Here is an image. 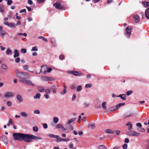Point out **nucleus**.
<instances>
[{
	"instance_id": "b1692460",
	"label": "nucleus",
	"mask_w": 149,
	"mask_h": 149,
	"mask_svg": "<svg viewBox=\"0 0 149 149\" xmlns=\"http://www.w3.org/2000/svg\"><path fill=\"white\" fill-rule=\"evenodd\" d=\"M17 98L19 102H22V99L21 96L20 95H18L17 96Z\"/></svg>"
},
{
	"instance_id": "ea45409f",
	"label": "nucleus",
	"mask_w": 149,
	"mask_h": 149,
	"mask_svg": "<svg viewBox=\"0 0 149 149\" xmlns=\"http://www.w3.org/2000/svg\"><path fill=\"white\" fill-rule=\"evenodd\" d=\"M29 85L31 86H34L35 84L30 81L29 80Z\"/></svg>"
},
{
	"instance_id": "5701e85b",
	"label": "nucleus",
	"mask_w": 149,
	"mask_h": 149,
	"mask_svg": "<svg viewBox=\"0 0 149 149\" xmlns=\"http://www.w3.org/2000/svg\"><path fill=\"white\" fill-rule=\"evenodd\" d=\"M98 149H107V148L104 145H101L97 147Z\"/></svg>"
},
{
	"instance_id": "864d4df0",
	"label": "nucleus",
	"mask_w": 149,
	"mask_h": 149,
	"mask_svg": "<svg viewBox=\"0 0 149 149\" xmlns=\"http://www.w3.org/2000/svg\"><path fill=\"white\" fill-rule=\"evenodd\" d=\"M32 51H38V49L36 47H34L32 48L31 49Z\"/></svg>"
},
{
	"instance_id": "dca6fc26",
	"label": "nucleus",
	"mask_w": 149,
	"mask_h": 149,
	"mask_svg": "<svg viewBox=\"0 0 149 149\" xmlns=\"http://www.w3.org/2000/svg\"><path fill=\"white\" fill-rule=\"evenodd\" d=\"M132 115V113L130 112H127L123 115V117L124 118H126L129 117Z\"/></svg>"
},
{
	"instance_id": "6e6552de",
	"label": "nucleus",
	"mask_w": 149,
	"mask_h": 149,
	"mask_svg": "<svg viewBox=\"0 0 149 149\" xmlns=\"http://www.w3.org/2000/svg\"><path fill=\"white\" fill-rule=\"evenodd\" d=\"M69 72L70 74H72L75 76H83V74L82 73L78 71H70Z\"/></svg>"
},
{
	"instance_id": "bb28decb",
	"label": "nucleus",
	"mask_w": 149,
	"mask_h": 149,
	"mask_svg": "<svg viewBox=\"0 0 149 149\" xmlns=\"http://www.w3.org/2000/svg\"><path fill=\"white\" fill-rule=\"evenodd\" d=\"M1 67L3 69L5 70H6L7 69V67L5 64H2L1 65Z\"/></svg>"
},
{
	"instance_id": "49530a36",
	"label": "nucleus",
	"mask_w": 149,
	"mask_h": 149,
	"mask_svg": "<svg viewBox=\"0 0 149 149\" xmlns=\"http://www.w3.org/2000/svg\"><path fill=\"white\" fill-rule=\"evenodd\" d=\"M21 53L25 54L26 52V50L25 49H22L21 50Z\"/></svg>"
},
{
	"instance_id": "7c9ffc66",
	"label": "nucleus",
	"mask_w": 149,
	"mask_h": 149,
	"mask_svg": "<svg viewBox=\"0 0 149 149\" xmlns=\"http://www.w3.org/2000/svg\"><path fill=\"white\" fill-rule=\"evenodd\" d=\"M40 94L39 93H37L36 95L34 97V98L35 99L37 98L39 99L40 98Z\"/></svg>"
},
{
	"instance_id": "39448f33",
	"label": "nucleus",
	"mask_w": 149,
	"mask_h": 149,
	"mask_svg": "<svg viewBox=\"0 0 149 149\" xmlns=\"http://www.w3.org/2000/svg\"><path fill=\"white\" fill-rule=\"evenodd\" d=\"M41 138L33 135H29V142L31 141V139L40 140Z\"/></svg>"
},
{
	"instance_id": "de8ad7c7",
	"label": "nucleus",
	"mask_w": 149,
	"mask_h": 149,
	"mask_svg": "<svg viewBox=\"0 0 149 149\" xmlns=\"http://www.w3.org/2000/svg\"><path fill=\"white\" fill-rule=\"evenodd\" d=\"M92 86V85L91 84H87L85 85V87L86 88H91Z\"/></svg>"
},
{
	"instance_id": "0eeeda50",
	"label": "nucleus",
	"mask_w": 149,
	"mask_h": 149,
	"mask_svg": "<svg viewBox=\"0 0 149 149\" xmlns=\"http://www.w3.org/2000/svg\"><path fill=\"white\" fill-rule=\"evenodd\" d=\"M126 134L129 136H139L140 135L139 133H137L134 131H131L130 132H126Z\"/></svg>"
},
{
	"instance_id": "72a5a7b5",
	"label": "nucleus",
	"mask_w": 149,
	"mask_h": 149,
	"mask_svg": "<svg viewBox=\"0 0 149 149\" xmlns=\"http://www.w3.org/2000/svg\"><path fill=\"white\" fill-rule=\"evenodd\" d=\"M55 138H56L58 141H62L63 139L61 138L59 136L56 135Z\"/></svg>"
},
{
	"instance_id": "a18cd8bd",
	"label": "nucleus",
	"mask_w": 149,
	"mask_h": 149,
	"mask_svg": "<svg viewBox=\"0 0 149 149\" xmlns=\"http://www.w3.org/2000/svg\"><path fill=\"white\" fill-rule=\"evenodd\" d=\"M13 1L11 0H9L7 2V4L8 6L10 5L12 3Z\"/></svg>"
},
{
	"instance_id": "2f4dec72",
	"label": "nucleus",
	"mask_w": 149,
	"mask_h": 149,
	"mask_svg": "<svg viewBox=\"0 0 149 149\" xmlns=\"http://www.w3.org/2000/svg\"><path fill=\"white\" fill-rule=\"evenodd\" d=\"M33 130L34 132H36L38 131V128L36 126H34L33 127Z\"/></svg>"
},
{
	"instance_id": "4d7b16f0",
	"label": "nucleus",
	"mask_w": 149,
	"mask_h": 149,
	"mask_svg": "<svg viewBox=\"0 0 149 149\" xmlns=\"http://www.w3.org/2000/svg\"><path fill=\"white\" fill-rule=\"evenodd\" d=\"M20 60V58H19L18 57L16 58L15 59V61L16 63H18L19 62Z\"/></svg>"
},
{
	"instance_id": "c85d7f7f",
	"label": "nucleus",
	"mask_w": 149,
	"mask_h": 149,
	"mask_svg": "<svg viewBox=\"0 0 149 149\" xmlns=\"http://www.w3.org/2000/svg\"><path fill=\"white\" fill-rule=\"evenodd\" d=\"M142 3L144 4L145 7H148L149 6V2H147L145 1H143Z\"/></svg>"
},
{
	"instance_id": "6e6d98bb",
	"label": "nucleus",
	"mask_w": 149,
	"mask_h": 149,
	"mask_svg": "<svg viewBox=\"0 0 149 149\" xmlns=\"http://www.w3.org/2000/svg\"><path fill=\"white\" fill-rule=\"evenodd\" d=\"M47 72H50L52 70V69L51 68H48V67H47Z\"/></svg>"
},
{
	"instance_id": "7ed1b4c3",
	"label": "nucleus",
	"mask_w": 149,
	"mask_h": 149,
	"mask_svg": "<svg viewBox=\"0 0 149 149\" xmlns=\"http://www.w3.org/2000/svg\"><path fill=\"white\" fill-rule=\"evenodd\" d=\"M132 28L130 26H127L126 29V31L125 34L126 37L129 38L131 34Z\"/></svg>"
},
{
	"instance_id": "9b49d317",
	"label": "nucleus",
	"mask_w": 149,
	"mask_h": 149,
	"mask_svg": "<svg viewBox=\"0 0 149 149\" xmlns=\"http://www.w3.org/2000/svg\"><path fill=\"white\" fill-rule=\"evenodd\" d=\"M133 18L134 19V22L136 23H138L139 22L140 20V18L138 15H134L133 16Z\"/></svg>"
},
{
	"instance_id": "a878e982",
	"label": "nucleus",
	"mask_w": 149,
	"mask_h": 149,
	"mask_svg": "<svg viewBox=\"0 0 149 149\" xmlns=\"http://www.w3.org/2000/svg\"><path fill=\"white\" fill-rule=\"evenodd\" d=\"M127 126H129L130 125V127H128V129L129 130H130L132 129V124L131 122H129L127 123Z\"/></svg>"
},
{
	"instance_id": "13d9d810",
	"label": "nucleus",
	"mask_w": 149,
	"mask_h": 149,
	"mask_svg": "<svg viewBox=\"0 0 149 149\" xmlns=\"http://www.w3.org/2000/svg\"><path fill=\"white\" fill-rule=\"evenodd\" d=\"M45 0H37V2L38 3L40 4L43 2Z\"/></svg>"
},
{
	"instance_id": "e433bc0d",
	"label": "nucleus",
	"mask_w": 149,
	"mask_h": 149,
	"mask_svg": "<svg viewBox=\"0 0 149 149\" xmlns=\"http://www.w3.org/2000/svg\"><path fill=\"white\" fill-rule=\"evenodd\" d=\"M38 38H39V39H42L44 41L46 42L47 41V40L45 38L42 36H39L38 37Z\"/></svg>"
},
{
	"instance_id": "603ef678",
	"label": "nucleus",
	"mask_w": 149,
	"mask_h": 149,
	"mask_svg": "<svg viewBox=\"0 0 149 149\" xmlns=\"http://www.w3.org/2000/svg\"><path fill=\"white\" fill-rule=\"evenodd\" d=\"M88 125L89 126H92V129H94L95 128V125L94 124H89Z\"/></svg>"
},
{
	"instance_id": "5fc2aeb1",
	"label": "nucleus",
	"mask_w": 149,
	"mask_h": 149,
	"mask_svg": "<svg viewBox=\"0 0 149 149\" xmlns=\"http://www.w3.org/2000/svg\"><path fill=\"white\" fill-rule=\"evenodd\" d=\"M20 13H26V9H24L21 10L19 12Z\"/></svg>"
},
{
	"instance_id": "423d86ee",
	"label": "nucleus",
	"mask_w": 149,
	"mask_h": 149,
	"mask_svg": "<svg viewBox=\"0 0 149 149\" xmlns=\"http://www.w3.org/2000/svg\"><path fill=\"white\" fill-rule=\"evenodd\" d=\"M53 6L58 9H62L64 8V7L62 6L59 1H57L56 3H54Z\"/></svg>"
},
{
	"instance_id": "c9c22d12",
	"label": "nucleus",
	"mask_w": 149,
	"mask_h": 149,
	"mask_svg": "<svg viewBox=\"0 0 149 149\" xmlns=\"http://www.w3.org/2000/svg\"><path fill=\"white\" fill-rule=\"evenodd\" d=\"M1 139L3 141L6 142L7 141L6 138L4 136H2L1 137Z\"/></svg>"
},
{
	"instance_id": "aec40b11",
	"label": "nucleus",
	"mask_w": 149,
	"mask_h": 149,
	"mask_svg": "<svg viewBox=\"0 0 149 149\" xmlns=\"http://www.w3.org/2000/svg\"><path fill=\"white\" fill-rule=\"evenodd\" d=\"M12 53V51L9 48H8L6 52V54L7 55H11Z\"/></svg>"
},
{
	"instance_id": "8fccbe9b",
	"label": "nucleus",
	"mask_w": 149,
	"mask_h": 149,
	"mask_svg": "<svg viewBox=\"0 0 149 149\" xmlns=\"http://www.w3.org/2000/svg\"><path fill=\"white\" fill-rule=\"evenodd\" d=\"M132 93V91H127V92H126V95H128V96H129V95H131Z\"/></svg>"
},
{
	"instance_id": "79ce46f5",
	"label": "nucleus",
	"mask_w": 149,
	"mask_h": 149,
	"mask_svg": "<svg viewBox=\"0 0 149 149\" xmlns=\"http://www.w3.org/2000/svg\"><path fill=\"white\" fill-rule=\"evenodd\" d=\"M62 127H63V126L61 124H59L56 126V128H61Z\"/></svg>"
},
{
	"instance_id": "9d476101",
	"label": "nucleus",
	"mask_w": 149,
	"mask_h": 149,
	"mask_svg": "<svg viewBox=\"0 0 149 149\" xmlns=\"http://www.w3.org/2000/svg\"><path fill=\"white\" fill-rule=\"evenodd\" d=\"M125 103H120L117 104L115 107H112L110 108L111 110H116V109H117L119 108L120 106H123L125 105Z\"/></svg>"
},
{
	"instance_id": "a19ab883",
	"label": "nucleus",
	"mask_w": 149,
	"mask_h": 149,
	"mask_svg": "<svg viewBox=\"0 0 149 149\" xmlns=\"http://www.w3.org/2000/svg\"><path fill=\"white\" fill-rule=\"evenodd\" d=\"M48 136L49 137L52 138H55V137H56V135H54L53 134H49L48 135Z\"/></svg>"
},
{
	"instance_id": "f03ea898",
	"label": "nucleus",
	"mask_w": 149,
	"mask_h": 149,
	"mask_svg": "<svg viewBox=\"0 0 149 149\" xmlns=\"http://www.w3.org/2000/svg\"><path fill=\"white\" fill-rule=\"evenodd\" d=\"M16 76L20 79V81L21 82L26 84H28V76L27 73L20 72L17 73Z\"/></svg>"
},
{
	"instance_id": "052dcab7",
	"label": "nucleus",
	"mask_w": 149,
	"mask_h": 149,
	"mask_svg": "<svg viewBox=\"0 0 149 149\" xmlns=\"http://www.w3.org/2000/svg\"><path fill=\"white\" fill-rule=\"evenodd\" d=\"M24 69L26 71H27L28 70V66L27 65L24 66Z\"/></svg>"
},
{
	"instance_id": "58836bf2",
	"label": "nucleus",
	"mask_w": 149,
	"mask_h": 149,
	"mask_svg": "<svg viewBox=\"0 0 149 149\" xmlns=\"http://www.w3.org/2000/svg\"><path fill=\"white\" fill-rule=\"evenodd\" d=\"M65 56L63 55H60L59 56V58L61 60H63L65 59Z\"/></svg>"
},
{
	"instance_id": "6ab92c4d",
	"label": "nucleus",
	"mask_w": 149,
	"mask_h": 149,
	"mask_svg": "<svg viewBox=\"0 0 149 149\" xmlns=\"http://www.w3.org/2000/svg\"><path fill=\"white\" fill-rule=\"evenodd\" d=\"M38 91L41 92H43L45 91L44 88L42 86H39L38 87Z\"/></svg>"
},
{
	"instance_id": "4c0bfd02",
	"label": "nucleus",
	"mask_w": 149,
	"mask_h": 149,
	"mask_svg": "<svg viewBox=\"0 0 149 149\" xmlns=\"http://www.w3.org/2000/svg\"><path fill=\"white\" fill-rule=\"evenodd\" d=\"M82 88L81 86H77L76 91H80L82 90Z\"/></svg>"
},
{
	"instance_id": "cd10ccee",
	"label": "nucleus",
	"mask_w": 149,
	"mask_h": 149,
	"mask_svg": "<svg viewBox=\"0 0 149 149\" xmlns=\"http://www.w3.org/2000/svg\"><path fill=\"white\" fill-rule=\"evenodd\" d=\"M76 120V118H72L70 119L67 123V124H70L72 122H74Z\"/></svg>"
},
{
	"instance_id": "ddd939ff",
	"label": "nucleus",
	"mask_w": 149,
	"mask_h": 149,
	"mask_svg": "<svg viewBox=\"0 0 149 149\" xmlns=\"http://www.w3.org/2000/svg\"><path fill=\"white\" fill-rule=\"evenodd\" d=\"M5 7L2 4H0V12L2 14H4Z\"/></svg>"
},
{
	"instance_id": "4be33fe9",
	"label": "nucleus",
	"mask_w": 149,
	"mask_h": 149,
	"mask_svg": "<svg viewBox=\"0 0 149 149\" xmlns=\"http://www.w3.org/2000/svg\"><path fill=\"white\" fill-rule=\"evenodd\" d=\"M52 90L54 93L55 94L56 93V87L55 86H52L51 87Z\"/></svg>"
},
{
	"instance_id": "69168bd1",
	"label": "nucleus",
	"mask_w": 149,
	"mask_h": 149,
	"mask_svg": "<svg viewBox=\"0 0 149 149\" xmlns=\"http://www.w3.org/2000/svg\"><path fill=\"white\" fill-rule=\"evenodd\" d=\"M76 95L75 94H74L72 98V100L74 101L76 98Z\"/></svg>"
},
{
	"instance_id": "338daca9",
	"label": "nucleus",
	"mask_w": 149,
	"mask_h": 149,
	"mask_svg": "<svg viewBox=\"0 0 149 149\" xmlns=\"http://www.w3.org/2000/svg\"><path fill=\"white\" fill-rule=\"evenodd\" d=\"M84 104L85 105V107H87L89 106V104L86 102H85L84 103Z\"/></svg>"
},
{
	"instance_id": "4468645a",
	"label": "nucleus",
	"mask_w": 149,
	"mask_h": 149,
	"mask_svg": "<svg viewBox=\"0 0 149 149\" xmlns=\"http://www.w3.org/2000/svg\"><path fill=\"white\" fill-rule=\"evenodd\" d=\"M145 15L147 19H149V8H147L145 11Z\"/></svg>"
},
{
	"instance_id": "680f3d73",
	"label": "nucleus",
	"mask_w": 149,
	"mask_h": 149,
	"mask_svg": "<svg viewBox=\"0 0 149 149\" xmlns=\"http://www.w3.org/2000/svg\"><path fill=\"white\" fill-rule=\"evenodd\" d=\"M43 128L44 129H46L47 128V125L46 123H44L43 124Z\"/></svg>"
},
{
	"instance_id": "473e14b6",
	"label": "nucleus",
	"mask_w": 149,
	"mask_h": 149,
	"mask_svg": "<svg viewBox=\"0 0 149 149\" xmlns=\"http://www.w3.org/2000/svg\"><path fill=\"white\" fill-rule=\"evenodd\" d=\"M106 103L105 102H102V107L103 108V109H106Z\"/></svg>"
},
{
	"instance_id": "393cba45",
	"label": "nucleus",
	"mask_w": 149,
	"mask_h": 149,
	"mask_svg": "<svg viewBox=\"0 0 149 149\" xmlns=\"http://www.w3.org/2000/svg\"><path fill=\"white\" fill-rule=\"evenodd\" d=\"M105 132L106 133H110V134H113L115 132L114 131L111 130L110 129H107L105 130Z\"/></svg>"
},
{
	"instance_id": "f257e3e1",
	"label": "nucleus",
	"mask_w": 149,
	"mask_h": 149,
	"mask_svg": "<svg viewBox=\"0 0 149 149\" xmlns=\"http://www.w3.org/2000/svg\"><path fill=\"white\" fill-rule=\"evenodd\" d=\"M14 139L19 141L28 142V134L21 133H14L13 134Z\"/></svg>"
},
{
	"instance_id": "1a4fd4ad",
	"label": "nucleus",
	"mask_w": 149,
	"mask_h": 149,
	"mask_svg": "<svg viewBox=\"0 0 149 149\" xmlns=\"http://www.w3.org/2000/svg\"><path fill=\"white\" fill-rule=\"evenodd\" d=\"M42 80L44 81H52L55 79L51 77L44 76L42 77Z\"/></svg>"
},
{
	"instance_id": "20e7f679",
	"label": "nucleus",
	"mask_w": 149,
	"mask_h": 149,
	"mask_svg": "<svg viewBox=\"0 0 149 149\" xmlns=\"http://www.w3.org/2000/svg\"><path fill=\"white\" fill-rule=\"evenodd\" d=\"M14 96V94L13 92L7 91L4 93L3 97L5 98H7L13 97Z\"/></svg>"
},
{
	"instance_id": "c03bdc74",
	"label": "nucleus",
	"mask_w": 149,
	"mask_h": 149,
	"mask_svg": "<svg viewBox=\"0 0 149 149\" xmlns=\"http://www.w3.org/2000/svg\"><path fill=\"white\" fill-rule=\"evenodd\" d=\"M33 113L35 114H39L40 113V112L39 110L37 109L34 111Z\"/></svg>"
},
{
	"instance_id": "09e8293b",
	"label": "nucleus",
	"mask_w": 149,
	"mask_h": 149,
	"mask_svg": "<svg viewBox=\"0 0 149 149\" xmlns=\"http://www.w3.org/2000/svg\"><path fill=\"white\" fill-rule=\"evenodd\" d=\"M122 147L123 149H127V145L126 143H125L123 145Z\"/></svg>"
},
{
	"instance_id": "412c9836",
	"label": "nucleus",
	"mask_w": 149,
	"mask_h": 149,
	"mask_svg": "<svg viewBox=\"0 0 149 149\" xmlns=\"http://www.w3.org/2000/svg\"><path fill=\"white\" fill-rule=\"evenodd\" d=\"M20 114L24 118L27 117L28 115L27 113H26L24 112H21L20 113Z\"/></svg>"
},
{
	"instance_id": "bf43d9fd",
	"label": "nucleus",
	"mask_w": 149,
	"mask_h": 149,
	"mask_svg": "<svg viewBox=\"0 0 149 149\" xmlns=\"http://www.w3.org/2000/svg\"><path fill=\"white\" fill-rule=\"evenodd\" d=\"M7 104L8 106H10L12 105V102L10 101H8L7 102Z\"/></svg>"
},
{
	"instance_id": "f8f14e48",
	"label": "nucleus",
	"mask_w": 149,
	"mask_h": 149,
	"mask_svg": "<svg viewBox=\"0 0 149 149\" xmlns=\"http://www.w3.org/2000/svg\"><path fill=\"white\" fill-rule=\"evenodd\" d=\"M47 69V66L46 65H43L41 67V71L44 73H46L47 72L46 70Z\"/></svg>"
},
{
	"instance_id": "c756f323",
	"label": "nucleus",
	"mask_w": 149,
	"mask_h": 149,
	"mask_svg": "<svg viewBox=\"0 0 149 149\" xmlns=\"http://www.w3.org/2000/svg\"><path fill=\"white\" fill-rule=\"evenodd\" d=\"M16 24H14V23H11V22H10V23H9V27H16Z\"/></svg>"
},
{
	"instance_id": "f704fd0d",
	"label": "nucleus",
	"mask_w": 149,
	"mask_h": 149,
	"mask_svg": "<svg viewBox=\"0 0 149 149\" xmlns=\"http://www.w3.org/2000/svg\"><path fill=\"white\" fill-rule=\"evenodd\" d=\"M53 121L54 123H57L58 121V118L57 117H54L53 118Z\"/></svg>"
},
{
	"instance_id": "2eb2a0df",
	"label": "nucleus",
	"mask_w": 149,
	"mask_h": 149,
	"mask_svg": "<svg viewBox=\"0 0 149 149\" xmlns=\"http://www.w3.org/2000/svg\"><path fill=\"white\" fill-rule=\"evenodd\" d=\"M14 55H13V57L16 58L19 56V54L18 53V50L17 49H15L14 52Z\"/></svg>"
},
{
	"instance_id": "e2e57ef3",
	"label": "nucleus",
	"mask_w": 149,
	"mask_h": 149,
	"mask_svg": "<svg viewBox=\"0 0 149 149\" xmlns=\"http://www.w3.org/2000/svg\"><path fill=\"white\" fill-rule=\"evenodd\" d=\"M129 142V140L128 138H126L125 139V141H124V142L125 143H128Z\"/></svg>"
},
{
	"instance_id": "f3484780",
	"label": "nucleus",
	"mask_w": 149,
	"mask_h": 149,
	"mask_svg": "<svg viewBox=\"0 0 149 149\" xmlns=\"http://www.w3.org/2000/svg\"><path fill=\"white\" fill-rule=\"evenodd\" d=\"M126 96L125 94H120L119 95H118L117 97H120L123 100H125L126 99Z\"/></svg>"
},
{
	"instance_id": "3c124183",
	"label": "nucleus",
	"mask_w": 149,
	"mask_h": 149,
	"mask_svg": "<svg viewBox=\"0 0 149 149\" xmlns=\"http://www.w3.org/2000/svg\"><path fill=\"white\" fill-rule=\"evenodd\" d=\"M139 131L142 132H144L146 130L145 129H144L143 128H142L141 127H140V129L139 130Z\"/></svg>"
},
{
	"instance_id": "a211bd4d",
	"label": "nucleus",
	"mask_w": 149,
	"mask_h": 149,
	"mask_svg": "<svg viewBox=\"0 0 149 149\" xmlns=\"http://www.w3.org/2000/svg\"><path fill=\"white\" fill-rule=\"evenodd\" d=\"M63 86V88H64L63 91L60 93V94L61 95H64L65 93L66 92V85L65 84Z\"/></svg>"
},
{
	"instance_id": "0e129e2a",
	"label": "nucleus",
	"mask_w": 149,
	"mask_h": 149,
	"mask_svg": "<svg viewBox=\"0 0 149 149\" xmlns=\"http://www.w3.org/2000/svg\"><path fill=\"white\" fill-rule=\"evenodd\" d=\"M9 122L12 125H13L14 124L12 122V120L11 118L9 119Z\"/></svg>"
},
{
	"instance_id": "37998d69",
	"label": "nucleus",
	"mask_w": 149,
	"mask_h": 149,
	"mask_svg": "<svg viewBox=\"0 0 149 149\" xmlns=\"http://www.w3.org/2000/svg\"><path fill=\"white\" fill-rule=\"evenodd\" d=\"M51 41L52 42V44L54 45V46L56 45V42L55 40L54 39L52 38L51 39Z\"/></svg>"
},
{
	"instance_id": "774afa93",
	"label": "nucleus",
	"mask_w": 149,
	"mask_h": 149,
	"mask_svg": "<svg viewBox=\"0 0 149 149\" xmlns=\"http://www.w3.org/2000/svg\"><path fill=\"white\" fill-rule=\"evenodd\" d=\"M73 145L72 143H71L69 146V148L71 149H73Z\"/></svg>"
}]
</instances>
